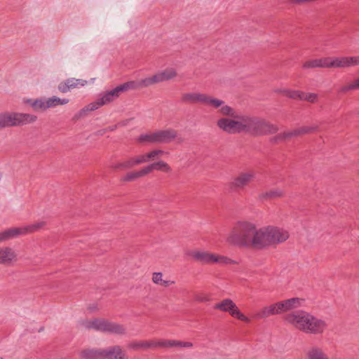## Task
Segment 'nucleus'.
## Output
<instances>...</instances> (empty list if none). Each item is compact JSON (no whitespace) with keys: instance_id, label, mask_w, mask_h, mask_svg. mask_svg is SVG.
Returning <instances> with one entry per match:
<instances>
[{"instance_id":"3","label":"nucleus","mask_w":359,"mask_h":359,"mask_svg":"<svg viewBox=\"0 0 359 359\" xmlns=\"http://www.w3.org/2000/svg\"><path fill=\"white\" fill-rule=\"evenodd\" d=\"M223 107L229 109L227 112H222L221 107L216 109L220 115L225 116L217 120V127L228 133H236L246 131L248 116H242L236 113L235 109L227 105L224 100Z\"/></svg>"},{"instance_id":"32","label":"nucleus","mask_w":359,"mask_h":359,"mask_svg":"<svg viewBox=\"0 0 359 359\" xmlns=\"http://www.w3.org/2000/svg\"><path fill=\"white\" fill-rule=\"evenodd\" d=\"M46 224V222L40 221L29 225L24 226L26 235L34 233L35 231L44 227Z\"/></svg>"},{"instance_id":"33","label":"nucleus","mask_w":359,"mask_h":359,"mask_svg":"<svg viewBox=\"0 0 359 359\" xmlns=\"http://www.w3.org/2000/svg\"><path fill=\"white\" fill-rule=\"evenodd\" d=\"M137 141L140 143H156V132L142 134L139 136Z\"/></svg>"},{"instance_id":"8","label":"nucleus","mask_w":359,"mask_h":359,"mask_svg":"<svg viewBox=\"0 0 359 359\" xmlns=\"http://www.w3.org/2000/svg\"><path fill=\"white\" fill-rule=\"evenodd\" d=\"M120 95L121 93L118 86L111 90L104 93L96 101L88 104L81 109L76 114H75L74 118L79 119L86 116L89 112L95 111L100 107L113 102L114 100L118 98Z\"/></svg>"},{"instance_id":"45","label":"nucleus","mask_w":359,"mask_h":359,"mask_svg":"<svg viewBox=\"0 0 359 359\" xmlns=\"http://www.w3.org/2000/svg\"><path fill=\"white\" fill-rule=\"evenodd\" d=\"M285 90H288V89H287V88H277V89H275V92L276 93L282 94L283 95H284V91Z\"/></svg>"},{"instance_id":"14","label":"nucleus","mask_w":359,"mask_h":359,"mask_svg":"<svg viewBox=\"0 0 359 359\" xmlns=\"http://www.w3.org/2000/svg\"><path fill=\"white\" fill-rule=\"evenodd\" d=\"M103 359H128L125 350L119 346L103 348Z\"/></svg>"},{"instance_id":"4","label":"nucleus","mask_w":359,"mask_h":359,"mask_svg":"<svg viewBox=\"0 0 359 359\" xmlns=\"http://www.w3.org/2000/svg\"><path fill=\"white\" fill-rule=\"evenodd\" d=\"M36 120L37 116L32 114L4 111L0 113V130L34 123Z\"/></svg>"},{"instance_id":"42","label":"nucleus","mask_w":359,"mask_h":359,"mask_svg":"<svg viewBox=\"0 0 359 359\" xmlns=\"http://www.w3.org/2000/svg\"><path fill=\"white\" fill-rule=\"evenodd\" d=\"M196 300L198 302H208L210 300V297L205 294H198L196 296Z\"/></svg>"},{"instance_id":"13","label":"nucleus","mask_w":359,"mask_h":359,"mask_svg":"<svg viewBox=\"0 0 359 359\" xmlns=\"http://www.w3.org/2000/svg\"><path fill=\"white\" fill-rule=\"evenodd\" d=\"M316 127L304 126L291 130L285 131L278 135V138L281 140H287L293 137L312 133L316 130Z\"/></svg>"},{"instance_id":"27","label":"nucleus","mask_w":359,"mask_h":359,"mask_svg":"<svg viewBox=\"0 0 359 359\" xmlns=\"http://www.w3.org/2000/svg\"><path fill=\"white\" fill-rule=\"evenodd\" d=\"M48 109L55 108L57 106L65 105L69 102V100L67 98H60L57 96H52L46 97Z\"/></svg>"},{"instance_id":"21","label":"nucleus","mask_w":359,"mask_h":359,"mask_svg":"<svg viewBox=\"0 0 359 359\" xmlns=\"http://www.w3.org/2000/svg\"><path fill=\"white\" fill-rule=\"evenodd\" d=\"M25 102L29 104L33 110L36 111H45L48 109L46 97H41L38 99H28Z\"/></svg>"},{"instance_id":"44","label":"nucleus","mask_w":359,"mask_h":359,"mask_svg":"<svg viewBox=\"0 0 359 359\" xmlns=\"http://www.w3.org/2000/svg\"><path fill=\"white\" fill-rule=\"evenodd\" d=\"M159 341H147V348L158 347Z\"/></svg>"},{"instance_id":"15","label":"nucleus","mask_w":359,"mask_h":359,"mask_svg":"<svg viewBox=\"0 0 359 359\" xmlns=\"http://www.w3.org/2000/svg\"><path fill=\"white\" fill-rule=\"evenodd\" d=\"M18 255L11 247H0V264L10 265L17 262Z\"/></svg>"},{"instance_id":"9","label":"nucleus","mask_w":359,"mask_h":359,"mask_svg":"<svg viewBox=\"0 0 359 359\" xmlns=\"http://www.w3.org/2000/svg\"><path fill=\"white\" fill-rule=\"evenodd\" d=\"M81 325L88 329H94L111 334H123L126 332V328L122 325L104 319L86 320L81 322Z\"/></svg>"},{"instance_id":"10","label":"nucleus","mask_w":359,"mask_h":359,"mask_svg":"<svg viewBox=\"0 0 359 359\" xmlns=\"http://www.w3.org/2000/svg\"><path fill=\"white\" fill-rule=\"evenodd\" d=\"M246 131L254 135H262L277 132L276 126L262 119L248 116Z\"/></svg>"},{"instance_id":"43","label":"nucleus","mask_w":359,"mask_h":359,"mask_svg":"<svg viewBox=\"0 0 359 359\" xmlns=\"http://www.w3.org/2000/svg\"><path fill=\"white\" fill-rule=\"evenodd\" d=\"M135 158H136V163H137V165L147 163L144 154L139 155V156H136Z\"/></svg>"},{"instance_id":"46","label":"nucleus","mask_w":359,"mask_h":359,"mask_svg":"<svg viewBox=\"0 0 359 359\" xmlns=\"http://www.w3.org/2000/svg\"><path fill=\"white\" fill-rule=\"evenodd\" d=\"M95 78H92V79H90V83H93L95 82Z\"/></svg>"},{"instance_id":"35","label":"nucleus","mask_w":359,"mask_h":359,"mask_svg":"<svg viewBox=\"0 0 359 359\" xmlns=\"http://www.w3.org/2000/svg\"><path fill=\"white\" fill-rule=\"evenodd\" d=\"M359 89V77L355 79L351 83L343 86L341 89V93H346L351 90H355Z\"/></svg>"},{"instance_id":"12","label":"nucleus","mask_w":359,"mask_h":359,"mask_svg":"<svg viewBox=\"0 0 359 359\" xmlns=\"http://www.w3.org/2000/svg\"><path fill=\"white\" fill-rule=\"evenodd\" d=\"M88 81L84 79L69 78L61 81L57 86L58 90L62 93H66L72 89L85 86L88 84Z\"/></svg>"},{"instance_id":"25","label":"nucleus","mask_w":359,"mask_h":359,"mask_svg":"<svg viewBox=\"0 0 359 359\" xmlns=\"http://www.w3.org/2000/svg\"><path fill=\"white\" fill-rule=\"evenodd\" d=\"M147 173H150L153 170H157L165 172H169L171 171V168L170 165L164 162V161H158L156 163H152L146 167Z\"/></svg>"},{"instance_id":"29","label":"nucleus","mask_w":359,"mask_h":359,"mask_svg":"<svg viewBox=\"0 0 359 359\" xmlns=\"http://www.w3.org/2000/svg\"><path fill=\"white\" fill-rule=\"evenodd\" d=\"M139 86L140 88H147L151 86L158 83L156 74L140 79Z\"/></svg>"},{"instance_id":"2","label":"nucleus","mask_w":359,"mask_h":359,"mask_svg":"<svg viewBox=\"0 0 359 359\" xmlns=\"http://www.w3.org/2000/svg\"><path fill=\"white\" fill-rule=\"evenodd\" d=\"M285 320L296 330L306 334H319L327 328L325 320L304 311L291 312L285 316Z\"/></svg>"},{"instance_id":"41","label":"nucleus","mask_w":359,"mask_h":359,"mask_svg":"<svg viewBox=\"0 0 359 359\" xmlns=\"http://www.w3.org/2000/svg\"><path fill=\"white\" fill-rule=\"evenodd\" d=\"M317 95L315 93H306L302 92L301 100H306L310 102H315L317 100Z\"/></svg>"},{"instance_id":"28","label":"nucleus","mask_w":359,"mask_h":359,"mask_svg":"<svg viewBox=\"0 0 359 359\" xmlns=\"http://www.w3.org/2000/svg\"><path fill=\"white\" fill-rule=\"evenodd\" d=\"M148 175L147 170L146 167L141 169L139 171H133L128 172L122 179L123 181L128 182V181H133L139 177H142L143 176H145Z\"/></svg>"},{"instance_id":"38","label":"nucleus","mask_w":359,"mask_h":359,"mask_svg":"<svg viewBox=\"0 0 359 359\" xmlns=\"http://www.w3.org/2000/svg\"><path fill=\"white\" fill-rule=\"evenodd\" d=\"M330 68H344L343 57H330Z\"/></svg>"},{"instance_id":"40","label":"nucleus","mask_w":359,"mask_h":359,"mask_svg":"<svg viewBox=\"0 0 359 359\" xmlns=\"http://www.w3.org/2000/svg\"><path fill=\"white\" fill-rule=\"evenodd\" d=\"M284 95L290 98L301 100L302 92L288 89V90L284 91Z\"/></svg>"},{"instance_id":"26","label":"nucleus","mask_w":359,"mask_h":359,"mask_svg":"<svg viewBox=\"0 0 359 359\" xmlns=\"http://www.w3.org/2000/svg\"><path fill=\"white\" fill-rule=\"evenodd\" d=\"M151 280L154 284L165 287H168L170 285H173L175 283L174 281L164 280L163 275L161 272L153 273Z\"/></svg>"},{"instance_id":"16","label":"nucleus","mask_w":359,"mask_h":359,"mask_svg":"<svg viewBox=\"0 0 359 359\" xmlns=\"http://www.w3.org/2000/svg\"><path fill=\"white\" fill-rule=\"evenodd\" d=\"M255 177L253 171H245L239 173L231 182V186L235 188H243L251 182Z\"/></svg>"},{"instance_id":"30","label":"nucleus","mask_w":359,"mask_h":359,"mask_svg":"<svg viewBox=\"0 0 359 359\" xmlns=\"http://www.w3.org/2000/svg\"><path fill=\"white\" fill-rule=\"evenodd\" d=\"M137 165L136 163V158L135 156L131 157L129 159H127L123 162L116 163L111 166V168L114 170L117 169H124V168H130Z\"/></svg>"},{"instance_id":"47","label":"nucleus","mask_w":359,"mask_h":359,"mask_svg":"<svg viewBox=\"0 0 359 359\" xmlns=\"http://www.w3.org/2000/svg\"><path fill=\"white\" fill-rule=\"evenodd\" d=\"M0 359H2V358H0Z\"/></svg>"},{"instance_id":"31","label":"nucleus","mask_w":359,"mask_h":359,"mask_svg":"<svg viewBox=\"0 0 359 359\" xmlns=\"http://www.w3.org/2000/svg\"><path fill=\"white\" fill-rule=\"evenodd\" d=\"M120 93L127 92L131 90L140 89L139 81H129L118 86Z\"/></svg>"},{"instance_id":"11","label":"nucleus","mask_w":359,"mask_h":359,"mask_svg":"<svg viewBox=\"0 0 359 359\" xmlns=\"http://www.w3.org/2000/svg\"><path fill=\"white\" fill-rule=\"evenodd\" d=\"M215 309L223 312L229 313L233 318L245 323H250V320L245 316L231 299L226 298L222 299L215 305Z\"/></svg>"},{"instance_id":"1","label":"nucleus","mask_w":359,"mask_h":359,"mask_svg":"<svg viewBox=\"0 0 359 359\" xmlns=\"http://www.w3.org/2000/svg\"><path fill=\"white\" fill-rule=\"evenodd\" d=\"M289 238L288 232L274 226L257 228L250 222H238L225 237L230 246L239 248L262 250L283 243Z\"/></svg>"},{"instance_id":"7","label":"nucleus","mask_w":359,"mask_h":359,"mask_svg":"<svg viewBox=\"0 0 359 359\" xmlns=\"http://www.w3.org/2000/svg\"><path fill=\"white\" fill-rule=\"evenodd\" d=\"M182 100L188 103L203 104L212 109L221 107L222 112H227L228 108L223 107V100L217 97L201 93H188L182 96Z\"/></svg>"},{"instance_id":"18","label":"nucleus","mask_w":359,"mask_h":359,"mask_svg":"<svg viewBox=\"0 0 359 359\" xmlns=\"http://www.w3.org/2000/svg\"><path fill=\"white\" fill-rule=\"evenodd\" d=\"M25 235L24 226L10 228L0 232V243Z\"/></svg>"},{"instance_id":"37","label":"nucleus","mask_w":359,"mask_h":359,"mask_svg":"<svg viewBox=\"0 0 359 359\" xmlns=\"http://www.w3.org/2000/svg\"><path fill=\"white\" fill-rule=\"evenodd\" d=\"M128 348L134 350L147 349V341H135L128 344Z\"/></svg>"},{"instance_id":"6","label":"nucleus","mask_w":359,"mask_h":359,"mask_svg":"<svg viewBox=\"0 0 359 359\" xmlns=\"http://www.w3.org/2000/svg\"><path fill=\"white\" fill-rule=\"evenodd\" d=\"M195 261L202 264H233L229 257L208 250H194L189 253Z\"/></svg>"},{"instance_id":"17","label":"nucleus","mask_w":359,"mask_h":359,"mask_svg":"<svg viewBox=\"0 0 359 359\" xmlns=\"http://www.w3.org/2000/svg\"><path fill=\"white\" fill-rule=\"evenodd\" d=\"M155 132L156 143H169L177 137V131L171 128L159 130Z\"/></svg>"},{"instance_id":"19","label":"nucleus","mask_w":359,"mask_h":359,"mask_svg":"<svg viewBox=\"0 0 359 359\" xmlns=\"http://www.w3.org/2000/svg\"><path fill=\"white\" fill-rule=\"evenodd\" d=\"M194 346L191 341H184L179 340H159L158 347L161 348H191Z\"/></svg>"},{"instance_id":"39","label":"nucleus","mask_w":359,"mask_h":359,"mask_svg":"<svg viewBox=\"0 0 359 359\" xmlns=\"http://www.w3.org/2000/svg\"><path fill=\"white\" fill-rule=\"evenodd\" d=\"M283 196V191L280 189L271 190L266 194H262V198H280Z\"/></svg>"},{"instance_id":"34","label":"nucleus","mask_w":359,"mask_h":359,"mask_svg":"<svg viewBox=\"0 0 359 359\" xmlns=\"http://www.w3.org/2000/svg\"><path fill=\"white\" fill-rule=\"evenodd\" d=\"M344 68L354 67L359 65V57H343Z\"/></svg>"},{"instance_id":"22","label":"nucleus","mask_w":359,"mask_h":359,"mask_svg":"<svg viewBox=\"0 0 359 359\" xmlns=\"http://www.w3.org/2000/svg\"><path fill=\"white\" fill-rule=\"evenodd\" d=\"M307 359H330L322 348L318 346H311L306 353Z\"/></svg>"},{"instance_id":"5","label":"nucleus","mask_w":359,"mask_h":359,"mask_svg":"<svg viewBox=\"0 0 359 359\" xmlns=\"http://www.w3.org/2000/svg\"><path fill=\"white\" fill-rule=\"evenodd\" d=\"M301 302L302 299L299 298H291L278 302L263 307L257 316L259 318H265L271 316L278 315L299 307Z\"/></svg>"},{"instance_id":"23","label":"nucleus","mask_w":359,"mask_h":359,"mask_svg":"<svg viewBox=\"0 0 359 359\" xmlns=\"http://www.w3.org/2000/svg\"><path fill=\"white\" fill-rule=\"evenodd\" d=\"M330 57H323L320 59H315L308 60L303 64L304 69L310 68H330Z\"/></svg>"},{"instance_id":"20","label":"nucleus","mask_w":359,"mask_h":359,"mask_svg":"<svg viewBox=\"0 0 359 359\" xmlns=\"http://www.w3.org/2000/svg\"><path fill=\"white\" fill-rule=\"evenodd\" d=\"M158 83L174 79L177 76V70L173 67H167L156 73Z\"/></svg>"},{"instance_id":"36","label":"nucleus","mask_w":359,"mask_h":359,"mask_svg":"<svg viewBox=\"0 0 359 359\" xmlns=\"http://www.w3.org/2000/svg\"><path fill=\"white\" fill-rule=\"evenodd\" d=\"M164 151L161 149H155L152 150L148 153H145V157L147 159V162L154 161L157 159L158 157H160L161 155H163Z\"/></svg>"},{"instance_id":"24","label":"nucleus","mask_w":359,"mask_h":359,"mask_svg":"<svg viewBox=\"0 0 359 359\" xmlns=\"http://www.w3.org/2000/svg\"><path fill=\"white\" fill-rule=\"evenodd\" d=\"M103 348H88L83 350L80 355L87 359H103Z\"/></svg>"}]
</instances>
